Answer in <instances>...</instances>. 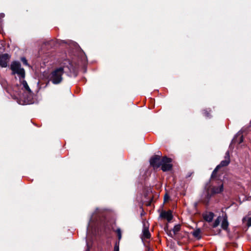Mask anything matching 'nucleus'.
I'll list each match as a JSON object with an SVG mask.
<instances>
[{
	"label": "nucleus",
	"mask_w": 251,
	"mask_h": 251,
	"mask_svg": "<svg viewBox=\"0 0 251 251\" xmlns=\"http://www.w3.org/2000/svg\"><path fill=\"white\" fill-rule=\"evenodd\" d=\"M10 68L13 74H17L20 78V84L16 86L13 90L10 87L6 88L7 92L11 96L16 97H21L22 92L19 91L21 89L23 92L31 96L32 92L28 86L26 81L24 80L25 72L24 69L21 68V64L18 62H13L11 64Z\"/></svg>",
	"instance_id": "nucleus-1"
},
{
	"label": "nucleus",
	"mask_w": 251,
	"mask_h": 251,
	"mask_svg": "<svg viewBox=\"0 0 251 251\" xmlns=\"http://www.w3.org/2000/svg\"><path fill=\"white\" fill-rule=\"evenodd\" d=\"M65 66L60 67L55 69L50 75V80L55 84H58L62 80V75L64 73V70Z\"/></svg>",
	"instance_id": "nucleus-2"
},
{
	"label": "nucleus",
	"mask_w": 251,
	"mask_h": 251,
	"mask_svg": "<svg viewBox=\"0 0 251 251\" xmlns=\"http://www.w3.org/2000/svg\"><path fill=\"white\" fill-rule=\"evenodd\" d=\"M230 162V155L229 151L226 152L225 159L222 161L219 165H218L213 171L211 175V179H213L217 176V173L218 171L223 167L227 166Z\"/></svg>",
	"instance_id": "nucleus-3"
},
{
	"label": "nucleus",
	"mask_w": 251,
	"mask_h": 251,
	"mask_svg": "<svg viewBox=\"0 0 251 251\" xmlns=\"http://www.w3.org/2000/svg\"><path fill=\"white\" fill-rule=\"evenodd\" d=\"M172 159L167 157H163L161 159V169L163 172H166L171 170L172 165L171 164Z\"/></svg>",
	"instance_id": "nucleus-4"
},
{
	"label": "nucleus",
	"mask_w": 251,
	"mask_h": 251,
	"mask_svg": "<svg viewBox=\"0 0 251 251\" xmlns=\"http://www.w3.org/2000/svg\"><path fill=\"white\" fill-rule=\"evenodd\" d=\"M10 56L7 53L0 54V66L6 67L9 61Z\"/></svg>",
	"instance_id": "nucleus-5"
},
{
	"label": "nucleus",
	"mask_w": 251,
	"mask_h": 251,
	"mask_svg": "<svg viewBox=\"0 0 251 251\" xmlns=\"http://www.w3.org/2000/svg\"><path fill=\"white\" fill-rule=\"evenodd\" d=\"M161 160L158 155L152 157L150 160L151 165L154 168H157L161 166Z\"/></svg>",
	"instance_id": "nucleus-6"
},
{
	"label": "nucleus",
	"mask_w": 251,
	"mask_h": 251,
	"mask_svg": "<svg viewBox=\"0 0 251 251\" xmlns=\"http://www.w3.org/2000/svg\"><path fill=\"white\" fill-rule=\"evenodd\" d=\"M160 216L162 218L166 219L169 222H170L173 218L172 213L171 211H163L161 213Z\"/></svg>",
	"instance_id": "nucleus-7"
},
{
	"label": "nucleus",
	"mask_w": 251,
	"mask_h": 251,
	"mask_svg": "<svg viewBox=\"0 0 251 251\" xmlns=\"http://www.w3.org/2000/svg\"><path fill=\"white\" fill-rule=\"evenodd\" d=\"M223 190V184H221L219 187H214L212 188L211 190L210 191V190H208V194L210 192L212 194H218L222 192Z\"/></svg>",
	"instance_id": "nucleus-8"
},
{
	"label": "nucleus",
	"mask_w": 251,
	"mask_h": 251,
	"mask_svg": "<svg viewBox=\"0 0 251 251\" xmlns=\"http://www.w3.org/2000/svg\"><path fill=\"white\" fill-rule=\"evenodd\" d=\"M214 213L211 212H206L203 214V218L207 222H210L214 218Z\"/></svg>",
	"instance_id": "nucleus-9"
},
{
	"label": "nucleus",
	"mask_w": 251,
	"mask_h": 251,
	"mask_svg": "<svg viewBox=\"0 0 251 251\" xmlns=\"http://www.w3.org/2000/svg\"><path fill=\"white\" fill-rule=\"evenodd\" d=\"M151 237V234L150 233L149 227L146 226L144 225V226L142 231V239H149Z\"/></svg>",
	"instance_id": "nucleus-10"
},
{
	"label": "nucleus",
	"mask_w": 251,
	"mask_h": 251,
	"mask_svg": "<svg viewBox=\"0 0 251 251\" xmlns=\"http://www.w3.org/2000/svg\"><path fill=\"white\" fill-rule=\"evenodd\" d=\"M222 228L225 230H227L228 227V222L227 221V217L226 215H225L223 217V219L222 221L221 224Z\"/></svg>",
	"instance_id": "nucleus-11"
},
{
	"label": "nucleus",
	"mask_w": 251,
	"mask_h": 251,
	"mask_svg": "<svg viewBox=\"0 0 251 251\" xmlns=\"http://www.w3.org/2000/svg\"><path fill=\"white\" fill-rule=\"evenodd\" d=\"M243 223H246V225L250 227L251 226V217H244L242 220Z\"/></svg>",
	"instance_id": "nucleus-12"
},
{
	"label": "nucleus",
	"mask_w": 251,
	"mask_h": 251,
	"mask_svg": "<svg viewBox=\"0 0 251 251\" xmlns=\"http://www.w3.org/2000/svg\"><path fill=\"white\" fill-rule=\"evenodd\" d=\"M221 220H222V218L221 216L218 217L215 220V221L213 223L212 226L213 228H215V227H216L217 226H219V225L220 224V223Z\"/></svg>",
	"instance_id": "nucleus-13"
},
{
	"label": "nucleus",
	"mask_w": 251,
	"mask_h": 251,
	"mask_svg": "<svg viewBox=\"0 0 251 251\" xmlns=\"http://www.w3.org/2000/svg\"><path fill=\"white\" fill-rule=\"evenodd\" d=\"M180 229V225H176L173 229V232L174 234H176Z\"/></svg>",
	"instance_id": "nucleus-14"
},
{
	"label": "nucleus",
	"mask_w": 251,
	"mask_h": 251,
	"mask_svg": "<svg viewBox=\"0 0 251 251\" xmlns=\"http://www.w3.org/2000/svg\"><path fill=\"white\" fill-rule=\"evenodd\" d=\"M116 232L117 234L119 240H121V237H122V232H121V229L120 228H118L116 230Z\"/></svg>",
	"instance_id": "nucleus-15"
},
{
	"label": "nucleus",
	"mask_w": 251,
	"mask_h": 251,
	"mask_svg": "<svg viewBox=\"0 0 251 251\" xmlns=\"http://www.w3.org/2000/svg\"><path fill=\"white\" fill-rule=\"evenodd\" d=\"M201 231L199 229H197L193 232V235L196 237H198L200 235Z\"/></svg>",
	"instance_id": "nucleus-16"
},
{
	"label": "nucleus",
	"mask_w": 251,
	"mask_h": 251,
	"mask_svg": "<svg viewBox=\"0 0 251 251\" xmlns=\"http://www.w3.org/2000/svg\"><path fill=\"white\" fill-rule=\"evenodd\" d=\"M243 140H244V138H243V135H241V136L239 137V144H240V143H241L242 142H243Z\"/></svg>",
	"instance_id": "nucleus-17"
},
{
	"label": "nucleus",
	"mask_w": 251,
	"mask_h": 251,
	"mask_svg": "<svg viewBox=\"0 0 251 251\" xmlns=\"http://www.w3.org/2000/svg\"><path fill=\"white\" fill-rule=\"evenodd\" d=\"M114 251H119V246L117 245V244H116L114 247Z\"/></svg>",
	"instance_id": "nucleus-18"
},
{
	"label": "nucleus",
	"mask_w": 251,
	"mask_h": 251,
	"mask_svg": "<svg viewBox=\"0 0 251 251\" xmlns=\"http://www.w3.org/2000/svg\"><path fill=\"white\" fill-rule=\"evenodd\" d=\"M114 251H119V246L117 245V244H116L114 247Z\"/></svg>",
	"instance_id": "nucleus-19"
},
{
	"label": "nucleus",
	"mask_w": 251,
	"mask_h": 251,
	"mask_svg": "<svg viewBox=\"0 0 251 251\" xmlns=\"http://www.w3.org/2000/svg\"><path fill=\"white\" fill-rule=\"evenodd\" d=\"M22 61L24 64H25V65L27 64V60H26V59L25 58H23L22 59Z\"/></svg>",
	"instance_id": "nucleus-20"
},
{
	"label": "nucleus",
	"mask_w": 251,
	"mask_h": 251,
	"mask_svg": "<svg viewBox=\"0 0 251 251\" xmlns=\"http://www.w3.org/2000/svg\"><path fill=\"white\" fill-rule=\"evenodd\" d=\"M66 62H67V63L69 64V65H67L66 67L69 69V70H71V63H70L69 61H66Z\"/></svg>",
	"instance_id": "nucleus-21"
},
{
	"label": "nucleus",
	"mask_w": 251,
	"mask_h": 251,
	"mask_svg": "<svg viewBox=\"0 0 251 251\" xmlns=\"http://www.w3.org/2000/svg\"><path fill=\"white\" fill-rule=\"evenodd\" d=\"M169 197L167 195H165L164 196V201H167L169 199Z\"/></svg>",
	"instance_id": "nucleus-22"
},
{
	"label": "nucleus",
	"mask_w": 251,
	"mask_h": 251,
	"mask_svg": "<svg viewBox=\"0 0 251 251\" xmlns=\"http://www.w3.org/2000/svg\"><path fill=\"white\" fill-rule=\"evenodd\" d=\"M169 235H170L171 236H172V235L171 234V232L170 233Z\"/></svg>",
	"instance_id": "nucleus-23"
}]
</instances>
